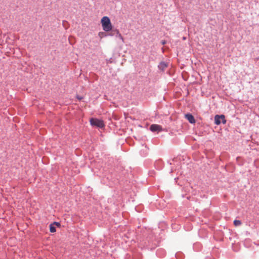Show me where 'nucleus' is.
I'll return each mask as SVG.
<instances>
[{
	"mask_svg": "<svg viewBox=\"0 0 259 259\" xmlns=\"http://www.w3.org/2000/svg\"><path fill=\"white\" fill-rule=\"evenodd\" d=\"M186 118L191 123H194L195 122V120L194 119V116L191 114H185Z\"/></svg>",
	"mask_w": 259,
	"mask_h": 259,
	"instance_id": "nucleus-5",
	"label": "nucleus"
},
{
	"mask_svg": "<svg viewBox=\"0 0 259 259\" xmlns=\"http://www.w3.org/2000/svg\"><path fill=\"white\" fill-rule=\"evenodd\" d=\"M76 98H77V99L78 100H82V99H83V97H82L79 96H78V95H77V96H76Z\"/></svg>",
	"mask_w": 259,
	"mask_h": 259,
	"instance_id": "nucleus-12",
	"label": "nucleus"
},
{
	"mask_svg": "<svg viewBox=\"0 0 259 259\" xmlns=\"http://www.w3.org/2000/svg\"><path fill=\"white\" fill-rule=\"evenodd\" d=\"M98 35L100 37V38H102L104 37H106L107 36V34L104 32H100L98 34Z\"/></svg>",
	"mask_w": 259,
	"mask_h": 259,
	"instance_id": "nucleus-9",
	"label": "nucleus"
},
{
	"mask_svg": "<svg viewBox=\"0 0 259 259\" xmlns=\"http://www.w3.org/2000/svg\"><path fill=\"white\" fill-rule=\"evenodd\" d=\"M114 32H116V36L118 37L119 39H120L122 42H124V38L121 35V34L120 33L119 31L117 29L114 30Z\"/></svg>",
	"mask_w": 259,
	"mask_h": 259,
	"instance_id": "nucleus-7",
	"label": "nucleus"
},
{
	"mask_svg": "<svg viewBox=\"0 0 259 259\" xmlns=\"http://www.w3.org/2000/svg\"><path fill=\"white\" fill-rule=\"evenodd\" d=\"M116 33V32L114 31V30H113L109 34V35L110 36H113Z\"/></svg>",
	"mask_w": 259,
	"mask_h": 259,
	"instance_id": "nucleus-11",
	"label": "nucleus"
},
{
	"mask_svg": "<svg viewBox=\"0 0 259 259\" xmlns=\"http://www.w3.org/2000/svg\"><path fill=\"white\" fill-rule=\"evenodd\" d=\"M101 24L104 31L108 32L112 30V26L110 20L108 17L105 16L102 18Z\"/></svg>",
	"mask_w": 259,
	"mask_h": 259,
	"instance_id": "nucleus-1",
	"label": "nucleus"
},
{
	"mask_svg": "<svg viewBox=\"0 0 259 259\" xmlns=\"http://www.w3.org/2000/svg\"><path fill=\"white\" fill-rule=\"evenodd\" d=\"M241 222L239 220H235L234 221V225L235 226H239L241 225Z\"/></svg>",
	"mask_w": 259,
	"mask_h": 259,
	"instance_id": "nucleus-10",
	"label": "nucleus"
},
{
	"mask_svg": "<svg viewBox=\"0 0 259 259\" xmlns=\"http://www.w3.org/2000/svg\"><path fill=\"white\" fill-rule=\"evenodd\" d=\"M158 67L160 69L163 70L167 67V64L165 62H162L159 64Z\"/></svg>",
	"mask_w": 259,
	"mask_h": 259,
	"instance_id": "nucleus-6",
	"label": "nucleus"
},
{
	"mask_svg": "<svg viewBox=\"0 0 259 259\" xmlns=\"http://www.w3.org/2000/svg\"><path fill=\"white\" fill-rule=\"evenodd\" d=\"M54 224H56L57 226H59L60 225V224L59 223L55 222Z\"/></svg>",
	"mask_w": 259,
	"mask_h": 259,
	"instance_id": "nucleus-13",
	"label": "nucleus"
},
{
	"mask_svg": "<svg viewBox=\"0 0 259 259\" xmlns=\"http://www.w3.org/2000/svg\"><path fill=\"white\" fill-rule=\"evenodd\" d=\"M225 117L224 115H217L214 117V123L217 125L220 124L221 122L225 124L226 122V120H225Z\"/></svg>",
	"mask_w": 259,
	"mask_h": 259,
	"instance_id": "nucleus-3",
	"label": "nucleus"
},
{
	"mask_svg": "<svg viewBox=\"0 0 259 259\" xmlns=\"http://www.w3.org/2000/svg\"><path fill=\"white\" fill-rule=\"evenodd\" d=\"M50 231L51 233H54L56 232V228L54 226L53 224H51L50 225Z\"/></svg>",
	"mask_w": 259,
	"mask_h": 259,
	"instance_id": "nucleus-8",
	"label": "nucleus"
},
{
	"mask_svg": "<svg viewBox=\"0 0 259 259\" xmlns=\"http://www.w3.org/2000/svg\"><path fill=\"white\" fill-rule=\"evenodd\" d=\"M162 45H164V44H165V41H163L162 42Z\"/></svg>",
	"mask_w": 259,
	"mask_h": 259,
	"instance_id": "nucleus-14",
	"label": "nucleus"
},
{
	"mask_svg": "<svg viewBox=\"0 0 259 259\" xmlns=\"http://www.w3.org/2000/svg\"><path fill=\"white\" fill-rule=\"evenodd\" d=\"M90 123L92 125L96 126L100 128L104 126L103 121L97 118H91L90 119Z\"/></svg>",
	"mask_w": 259,
	"mask_h": 259,
	"instance_id": "nucleus-2",
	"label": "nucleus"
},
{
	"mask_svg": "<svg viewBox=\"0 0 259 259\" xmlns=\"http://www.w3.org/2000/svg\"><path fill=\"white\" fill-rule=\"evenodd\" d=\"M150 129L152 132H160L162 131L161 126L155 124H152L150 127Z\"/></svg>",
	"mask_w": 259,
	"mask_h": 259,
	"instance_id": "nucleus-4",
	"label": "nucleus"
}]
</instances>
